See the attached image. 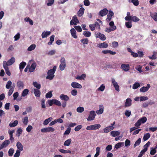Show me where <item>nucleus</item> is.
<instances>
[{
    "label": "nucleus",
    "mask_w": 157,
    "mask_h": 157,
    "mask_svg": "<svg viewBox=\"0 0 157 157\" xmlns=\"http://www.w3.org/2000/svg\"><path fill=\"white\" fill-rule=\"evenodd\" d=\"M56 69V66H54L53 69L49 70L48 72V75L46 76V78L50 80H52L53 79L55 75H54Z\"/></svg>",
    "instance_id": "nucleus-1"
},
{
    "label": "nucleus",
    "mask_w": 157,
    "mask_h": 157,
    "mask_svg": "<svg viewBox=\"0 0 157 157\" xmlns=\"http://www.w3.org/2000/svg\"><path fill=\"white\" fill-rule=\"evenodd\" d=\"M147 120V118L145 117H142L140 119H139L137 121L135 124V126L138 128L142 124L144 123Z\"/></svg>",
    "instance_id": "nucleus-2"
},
{
    "label": "nucleus",
    "mask_w": 157,
    "mask_h": 157,
    "mask_svg": "<svg viewBox=\"0 0 157 157\" xmlns=\"http://www.w3.org/2000/svg\"><path fill=\"white\" fill-rule=\"evenodd\" d=\"M101 126L100 124H96L94 125H92L87 126L86 129L88 130H94L98 129L100 128Z\"/></svg>",
    "instance_id": "nucleus-3"
},
{
    "label": "nucleus",
    "mask_w": 157,
    "mask_h": 157,
    "mask_svg": "<svg viewBox=\"0 0 157 157\" xmlns=\"http://www.w3.org/2000/svg\"><path fill=\"white\" fill-rule=\"evenodd\" d=\"M15 59L13 57H12L7 62L4 61L3 62V66H8L13 64L15 62Z\"/></svg>",
    "instance_id": "nucleus-4"
},
{
    "label": "nucleus",
    "mask_w": 157,
    "mask_h": 157,
    "mask_svg": "<svg viewBox=\"0 0 157 157\" xmlns=\"http://www.w3.org/2000/svg\"><path fill=\"white\" fill-rule=\"evenodd\" d=\"M96 116L95 112L94 111H91L90 112V114L88 117L87 119L88 121L93 120H94Z\"/></svg>",
    "instance_id": "nucleus-5"
},
{
    "label": "nucleus",
    "mask_w": 157,
    "mask_h": 157,
    "mask_svg": "<svg viewBox=\"0 0 157 157\" xmlns=\"http://www.w3.org/2000/svg\"><path fill=\"white\" fill-rule=\"evenodd\" d=\"M54 130V128L51 127L44 128L41 129V131L42 132L45 133L50 132H53Z\"/></svg>",
    "instance_id": "nucleus-6"
},
{
    "label": "nucleus",
    "mask_w": 157,
    "mask_h": 157,
    "mask_svg": "<svg viewBox=\"0 0 157 157\" xmlns=\"http://www.w3.org/2000/svg\"><path fill=\"white\" fill-rule=\"evenodd\" d=\"M108 10L106 8H105L99 12L98 15L101 17H103L106 15L108 13Z\"/></svg>",
    "instance_id": "nucleus-7"
},
{
    "label": "nucleus",
    "mask_w": 157,
    "mask_h": 157,
    "mask_svg": "<svg viewBox=\"0 0 157 157\" xmlns=\"http://www.w3.org/2000/svg\"><path fill=\"white\" fill-rule=\"evenodd\" d=\"M10 143V142L8 140H6L4 141L0 145V150L6 147Z\"/></svg>",
    "instance_id": "nucleus-8"
},
{
    "label": "nucleus",
    "mask_w": 157,
    "mask_h": 157,
    "mask_svg": "<svg viewBox=\"0 0 157 157\" xmlns=\"http://www.w3.org/2000/svg\"><path fill=\"white\" fill-rule=\"evenodd\" d=\"M114 13L113 11L111 10L109 11V13L108 14L107 16V18H106V21L107 22L110 21L112 19V17L113 16Z\"/></svg>",
    "instance_id": "nucleus-9"
},
{
    "label": "nucleus",
    "mask_w": 157,
    "mask_h": 157,
    "mask_svg": "<svg viewBox=\"0 0 157 157\" xmlns=\"http://www.w3.org/2000/svg\"><path fill=\"white\" fill-rule=\"evenodd\" d=\"M121 67L125 71H128L130 69V67L128 64H122L121 65Z\"/></svg>",
    "instance_id": "nucleus-10"
},
{
    "label": "nucleus",
    "mask_w": 157,
    "mask_h": 157,
    "mask_svg": "<svg viewBox=\"0 0 157 157\" xmlns=\"http://www.w3.org/2000/svg\"><path fill=\"white\" fill-rule=\"evenodd\" d=\"M112 82L113 85L115 89L117 91H119L120 89L119 86L118 84L117 83L115 82V80L114 78L112 79Z\"/></svg>",
    "instance_id": "nucleus-11"
},
{
    "label": "nucleus",
    "mask_w": 157,
    "mask_h": 157,
    "mask_svg": "<svg viewBox=\"0 0 157 157\" xmlns=\"http://www.w3.org/2000/svg\"><path fill=\"white\" fill-rule=\"evenodd\" d=\"M150 87V85L149 84H147L146 87L143 86L141 87L140 89V90L141 92H145L147 91Z\"/></svg>",
    "instance_id": "nucleus-12"
},
{
    "label": "nucleus",
    "mask_w": 157,
    "mask_h": 157,
    "mask_svg": "<svg viewBox=\"0 0 157 157\" xmlns=\"http://www.w3.org/2000/svg\"><path fill=\"white\" fill-rule=\"evenodd\" d=\"M96 37L100 38L102 40H105L106 39L105 36L103 34L100 33H98L96 35Z\"/></svg>",
    "instance_id": "nucleus-13"
},
{
    "label": "nucleus",
    "mask_w": 157,
    "mask_h": 157,
    "mask_svg": "<svg viewBox=\"0 0 157 157\" xmlns=\"http://www.w3.org/2000/svg\"><path fill=\"white\" fill-rule=\"evenodd\" d=\"M71 85L74 88H81L82 87V86L81 84L75 82H72Z\"/></svg>",
    "instance_id": "nucleus-14"
},
{
    "label": "nucleus",
    "mask_w": 157,
    "mask_h": 157,
    "mask_svg": "<svg viewBox=\"0 0 157 157\" xmlns=\"http://www.w3.org/2000/svg\"><path fill=\"white\" fill-rule=\"evenodd\" d=\"M114 127L112 126H108L103 129L104 133H108L114 129Z\"/></svg>",
    "instance_id": "nucleus-15"
},
{
    "label": "nucleus",
    "mask_w": 157,
    "mask_h": 157,
    "mask_svg": "<svg viewBox=\"0 0 157 157\" xmlns=\"http://www.w3.org/2000/svg\"><path fill=\"white\" fill-rule=\"evenodd\" d=\"M17 86L18 88L19 89L21 90L23 88L24 86V84L23 82L18 80L17 83Z\"/></svg>",
    "instance_id": "nucleus-16"
},
{
    "label": "nucleus",
    "mask_w": 157,
    "mask_h": 157,
    "mask_svg": "<svg viewBox=\"0 0 157 157\" xmlns=\"http://www.w3.org/2000/svg\"><path fill=\"white\" fill-rule=\"evenodd\" d=\"M132 100L130 98H127L125 102L124 106L126 107L130 106L132 105Z\"/></svg>",
    "instance_id": "nucleus-17"
},
{
    "label": "nucleus",
    "mask_w": 157,
    "mask_h": 157,
    "mask_svg": "<svg viewBox=\"0 0 157 157\" xmlns=\"http://www.w3.org/2000/svg\"><path fill=\"white\" fill-rule=\"evenodd\" d=\"M36 66V63L35 62L31 64L30 67L29 68V71L30 72L34 71Z\"/></svg>",
    "instance_id": "nucleus-18"
},
{
    "label": "nucleus",
    "mask_w": 157,
    "mask_h": 157,
    "mask_svg": "<svg viewBox=\"0 0 157 157\" xmlns=\"http://www.w3.org/2000/svg\"><path fill=\"white\" fill-rule=\"evenodd\" d=\"M120 134V132H119L116 131H112L110 133V135L113 137L118 136Z\"/></svg>",
    "instance_id": "nucleus-19"
},
{
    "label": "nucleus",
    "mask_w": 157,
    "mask_h": 157,
    "mask_svg": "<svg viewBox=\"0 0 157 157\" xmlns=\"http://www.w3.org/2000/svg\"><path fill=\"white\" fill-rule=\"evenodd\" d=\"M98 47L99 48H107L108 46V44L105 42H104L103 43H100L98 45Z\"/></svg>",
    "instance_id": "nucleus-20"
},
{
    "label": "nucleus",
    "mask_w": 157,
    "mask_h": 157,
    "mask_svg": "<svg viewBox=\"0 0 157 157\" xmlns=\"http://www.w3.org/2000/svg\"><path fill=\"white\" fill-rule=\"evenodd\" d=\"M61 99L64 100L66 101H67L69 99V97L67 95L64 94H61L59 96Z\"/></svg>",
    "instance_id": "nucleus-21"
},
{
    "label": "nucleus",
    "mask_w": 157,
    "mask_h": 157,
    "mask_svg": "<svg viewBox=\"0 0 157 157\" xmlns=\"http://www.w3.org/2000/svg\"><path fill=\"white\" fill-rule=\"evenodd\" d=\"M150 15L155 21H157V13L156 12H150Z\"/></svg>",
    "instance_id": "nucleus-22"
},
{
    "label": "nucleus",
    "mask_w": 157,
    "mask_h": 157,
    "mask_svg": "<svg viewBox=\"0 0 157 157\" xmlns=\"http://www.w3.org/2000/svg\"><path fill=\"white\" fill-rule=\"evenodd\" d=\"M50 34L51 32L50 31H47L45 32L44 31L41 34L42 38H45L47 36L50 35Z\"/></svg>",
    "instance_id": "nucleus-23"
},
{
    "label": "nucleus",
    "mask_w": 157,
    "mask_h": 157,
    "mask_svg": "<svg viewBox=\"0 0 157 157\" xmlns=\"http://www.w3.org/2000/svg\"><path fill=\"white\" fill-rule=\"evenodd\" d=\"M85 9L83 7L80 8L79 10L78 11L77 14L79 17H81L83 15L84 13Z\"/></svg>",
    "instance_id": "nucleus-24"
},
{
    "label": "nucleus",
    "mask_w": 157,
    "mask_h": 157,
    "mask_svg": "<svg viewBox=\"0 0 157 157\" xmlns=\"http://www.w3.org/2000/svg\"><path fill=\"white\" fill-rule=\"evenodd\" d=\"M16 146L18 150H20V151H23V145L20 142L18 141L17 142Z\"/></svg>",
    "instance_id": "nucleus-25"
},
{
    "label": "nucleus",
    "mask_w": 157,
    "mask_h": 157,
    "mask_svg": "<svg viewBox=\"0 0 157 157\" xmlns=\"http://www.w3.org/2000/svg\"><path fill=\"white\" fill-rule=\"evenodd\" d=\"M71 33L72 36L74 38H77L76 31L75 29L74 28H72L71 29Z\"/></svg>",
    "instance_id": "nucleus-26"
},
{
    "label": "nucleus",
    "mask_w": 157,
    "mask_h": 157,
    "mask_svg": "<svg viewBox=\"0 0 157 157\" xmlns=\"http://www.w3.org/2000/svg\"><path fill=\"white\" fill-rule=\"evenodd\" d=\"M104 107L102 105H100V109L96 111V113L98 114H102L103 112Z\"/></svg>",
    "instance_id": "nucleus-27"
},
{
    "label": "nucleus",
    "mask_w": 157,
    "mask_h": 157,
    "mask_svg": "<svg viewBox=\"0 0 157 157\" xmlns=\"http://www.w3.org/2000/svg\"><path fill=\"white\" fill-rule=\"evenodd\" d=\"M26 63L25 62H22L20 63L19 64V69L21 71H22L24 68L25 67V66L26 65Z\"/></svg>",
    "instance_id": "nucleus-28"
},
{
    "label": "nucleus",
    "mask_w": 157,
    "mask_h": 157,
    "mask_svg": "<svg viewBox=\"0 0 157 157\" xmlns=\"http://www.w3.org/2000/svg\"><path fill=\"white\" fill-rule=\"evenodd\" d=\"M34 94L36 96L39 97L40 95V91L39 89H34L33 90Z\"/></svg>",
    "instance_id": "nucleus-29"
},
{
    "label": "nucleus",
    "mask_w": 157,
    "mask_h": 157,
    "mask_svg": "<svg viewBox=\"0 0 157 157\" xmlns=\"http://www.w3.org/2000/svg\"><path fill=\"white\" fill-rule=\"evenodd\" d=\"M4 69H5L6 73L9 76L11 75V73L9 70L8 66H3Z\"/></svg>",
    "instance_id": "nucleus-30"
},
{
    "label": "nucleus",
    "mask_w": 157,
    "mask_h": 157,
    "mask_svg": "<svg viewBox=\"0 0 157 157\" xmlns=\"http://www.w3.org/2000/svg\"><path fill=\"white\" fill-rule=\"evenodd\" d=\"M116 29V26H113L110 28H107L105 29V31L108 33H109L111 31L115 30Z\"/></svg>",
    "instance_id": "nucleus-31"
},
{
    "label": "nucleus",
    "mask_w": 157,
    "mask_h": 157,
    "mask_svg": "<svg viewBox=\"0 0 157 157\" xmlns=\"http://www.w3.org/2000/svg\"><path fill=\"white\" fill-rule=\"evenodd\" d=\"M129 2H132L133 5L136 6L138 5L139 2L138 0H128Z\"/></svg>",
    "instance_id": "nucleus-32"
},
{
    "label": "nucleus",
    "mask_w": 157,
    "mask_h": 157,
    "mask_svg": "<svg viewBox=\"0 0 157 157\" xmlns=\"http://www.w3.org/2000/svg\"><path fill=\"white\" fill-rule=\"evenodd\" d=\"M29 91L28 89H25L22 91L21 94L22 97H25L28 94Z\"/></svg>",
    "instance_id": "nucleus-33"
},
{
    "label": "nucleus",
    "mask_w": 157,
    "mask_h": 157,
    "mask_svg": "<svg viewBox=\"0 0 157 157\" xmlns=\"http://www.w3.org/2000/svg\"><path fill=\"white\" fill-rule=\"evenodd\" d=\"M150 134L149 133H147L144 134L143 137L144 140L145 141L147 140L150 137Z\"/></svg>",
    "instance_id": "nucleus-34"
},
{
    "label": "nucleus",
    "mask_w": 157,
    "mask_h": 157,
    "mask_svg": "<svg viewBox=\"0 0 157 157\" xmlns=\"http://www.w3.org/2000/svg\"><path fill=\"white\" fill-rule=\"evenodd\" d=\"M18 124V121L17 120H15L12 123H10L9 124V126L10 127H13L17 125Z\"/></svg>",
    "instance_id": "nucleus-35"
},
{
    "label": "nucleus",
    "mask_w": 157,
    "mask_h": 157,
    "mask_svg": "<svg viewBox=\"0 0 157 157\" xmlns=\"http://www.w3.org/2000/svg\"><path fill=\"white\" fill-rule=\"evenodd\" d=\"M147 150V149L146 148H144L141 151L138 157H142L143 155L145 153Z\"/></svg>",
    "instance_id": "nucleus-36"
},
{
    "label": "nucleus",
    "mask_w": 157,
    "mask_h": 157,
    "mask_svg": "<svg viewBox=\"0 0 157 157\" xmlns=\"http://www.w3.org/2000/svg\"><path fill=\"white\" fill-rule=\"evenodd\" d=\"M33 85L37 89H40L41 88L40 84L36 82H34Z\"/></svg>",
    "instance_id": "nucleus-37"
},
{
    "label": "nucleus",
    "mask_w": 157,
    "mask_h": 157,
    "mask_svg": "<svg viewBox=\"0 0 157 157\" xmlns=\"http://www.w3.org/2000/svg\"><path fill=\"white\" fill-rule=\"evenodd\" d=\"M71 139H69L65 141L63 144L65 146H69L71 144Z\"/></svg>",
    "instance_id": "nucleus-38"
},
{
    "label": "nucleus",
    "mask_w": 157,
    "mask_h": 157,
    "mask_svg": "<svg viewBox=\"0 0 157 157\" xmlns=\"http://www.w3.org/2000/svg\"><path fill=\"white\" fill-rule=\"evenodd\" d=\"M83 34L86 37H89L90 36L91 33L90 32L88 31H85L83 32Z\"/></svg>",
    "instance_id": "nucleus-39"
},
{
    "label": "nucleus",
    "mask_w": 157,
    "mask_h": 157,
    "mask_svg": "<svg viewBox=\"0 0 157 157\" xmlns=\"http://www.w3.org/2000/svg\"><path fill=\"white\" fill-rule=\"evenodd\" d=\"M52 118L51 117H50L45 120L44 121L43 124L45 125L48 124L52 120Z\"/></svg>",
    "instance_id": "nucleus-40"
},
{
    "label": "nucleus",
    "mask_w": 157,
    "mask_h": 157,
    "mask_svg": "<svg viewBox=\"0 0 157 157\" xmlns=\"http://www.w3.org/2000/svg\"><path fill=\"white\" fill-rule=\"evenodd\" d=\"M141 142V139H138L135 142V144H134V147L135 148L136 146H138L140 143Z\"/></svg>",
    "instance_id": "nucleus-41"
},
{
    "label": "nucleus",
    "mask_w": 157,
    "mask_h": 157,
    "mask_svg": "<svg viewBox=\"0 0 157 157\" xmlns=\"http://www.w3.org/2000/svg\"><path fill=\"white\" fill-rule=\"evenodd\" d=\"M36 48V45L35 44H31L28 48L27 50L29 51H31L34 50Z\"/></svg>",
    "instance_id": "nucleus-42"
},
{
    "label": "nucleus",
    "mask_w": 157,
    "mask_h": 157,
    "mask_svg": "<svg viewBox=\"0 0 157 157\" xmlns=\"http://www.w3.org/2000/svg\"><path fill=\"white\" fill-rule=\"evenodd\" d=\"M54 104L56 105L59 106H60L61 105V104L59 101L55 99H54Z\"/></svg>",
    "instance_id": "nucleus-43"
},
{
    "label": "nucleus",
    "mask_w": 157,
    "mask_h": 157,
    "mask_svg": "<svg viewBox=\"0 0 157 157\" xmlns=\"http://www.w3.org/2000/svg\"><path fill=\"white\" fill-rule=\"evenodd\" d=\"M74 21V22H73V23L74 24V25H76L77 23H78L79 22V21L77 19V17L76 16H74L73 17V18L72 19Z\"/></svg>",
    "instance_id": "nucleus-44"
},
{
    "label": "nucleus",
    "mask_w": 157,
    "mask_h": 157,
    "mask_svg": "<svg viewBox=\"0 0 157 157\" xmlns=\"http://www.w3.org/2000/svg\"><path fill=\"white\" fill-rule=\"evenodd\" d=\"M59 151L62 153H71V151L70 150H66L63 149H60L59 150Z\"/></svg>",
    "instance_id": "nucleus-45"
},
{
    "label": "nucleus",
    "mask_w": 157,
    "mask_h": 157,
    "mask_svg": "<svg viewBox=\"0 0 157 157\" xmlns=\"http://www.w3.org/2000/svg\"><path fill=\"white\" fill-rule=\"evenodd\" d=\"M86 77V75L85 74H82L80 76H77L76 78L77 79H84Z\"/></svg>",
    "instance_id": "nucleus-46"
},
{
    "label": "nucleus",
    "mask_w": 157,
    "mask_h": 157,
    "mask_svg": "<svg viewBox=\"0 0 157 157\" xmlns=\"http://www.w3.org/2000/svg\"><path fill=\"white\" fill-rule=\"evenodd\" d=\"M84 110V108L82 107H79L77 108L76 110L78 113H81Z\"/></svg>",
    "instance_id": "nucleus-47"
},
{
    "label": "nucleus",
    "mask_w": 157,
    "mask_h": 157,
    "mask_svg": "<svg viewBox=\"0 0 157 157\" xmlns=\"http://www.w3.org/2000/svg\"><path fill=\"white\" fill-rule=\"evenodd\" d=\"M140 86V84L139 82H136L133 84L132 86V88L133 89H136Z\"/></svg>",
    "instance_id": "nucleus-48"
},
{
    "label": "nucleus",
    "mask_w": 157,
    "mask_h": 157,
    "mask_svg": "<svg viewBox=\"0 0 157 157\" xmlns=\"http://www.w3.org/2000/svg\"><path fill=\"white\" fill-rule=\"evenodd\" d=\"M54 37L55 36L54 35H52L50 37V41L48 43V45H51L52 44L53 42L54 41Z\"/></svg>",
    "instance_id": "nucleus-49"
},
{
    "label": "nucleus",
    "mask_w": 157,
    "mask_h": 157,
    "mask_svg": "<svg viewBox=\"0 0 157 157\" xmlns=\"http://www.w3.org/2000/svg\"><path fill=\"white\" fill-rule=\"evenodd\" d=\"M28 117H25L23 119V122L25 125H27L28 122Z\"/></svg>",
    "instance_id": "nucleus-50"
},
{
    "label": "nucleus",
    "mask_w": 157,
    "mask_h": 157,
    "mask_svg": "<svg viewBox=\"0 0 157 157\" xmlns=\"http://www.w3.org/2000/svg\"><path fill=\"white\" fill-rule=\"evenodd\" d=\"M125 26L128 28H130L132 27V22L131 21H128L125 23Z\"/></svg>",
    "instance_id": "nucleus-51"
},
{
    "label": "nucleus",
    "mask_w": 157,
    "mask_h": 157,
    "mask_svg": "<svg viewBox=\"0 0 157 157\" xmlns=\"http://www.w3.org/2000/svg\"><path fill=\"white\" fill-rule=\"evenodd\" d=\"M12 84V83L11 81L9 80L8 81L6 86V88L7 89H10L11 87Z\"/></svg>",
    "instance_id": "nucleus-52"
},
{
    "label": "nucleus",
    "mask_w": 157,
    "mask_h": 157,
    "mask_svg": "<svg viewBox=\"0 0 157 157\" xmlns=\"http://www.w3.org/2000/svg\"><path fill=\"white\" fill-rule=\"evenodd\" d=\"M81 42L83 43V44H87L88 43V40L87 38H85L82 39Z\"/></svg>",
    "instance_id": "nucleus-53"
},
{
    "label": "nucleus",
    "mask_w": 157,
    "mask_h": 157,
    "mask_svg": "<svg viewBox=\"0 0 157 157\" xmlns=\"http://www.w3.org/2000/svg\"><path fill=\"white\" fill-rule=\"evenodd\" d=\"M123 143L119 142L116 144L115 145V148L117 149L121 147L122 144H123Z\"/></svg>",
    "instance_id": "nucleus-54"
},
{
    "label": "nucleus",
    "mask_w": 157,
    "mask_h": 157,
    "mask_svg": "<svg viewBox=\"0 0 157 157\" xmlns=\"http://www.w3.org/2000/svg\"><path fill=\"white\" fill-rule=\"evenodd\" d=\"M14 152V149L12 148H11L8 151L9 155L12 156L13 155Z\"/></svg>",
    "instance_id": "nucleus-55"
},
{
    "label": "nucleus",
    "mask_w": 157,
    "mask_h": 157,
    "mask_svg": "<svg viewBox=\"0 0 157 157\" xmlns=\"http://www.w3.org/2000/svg\"><path fill=\"white\" fill-rule=\"evenodd\" d=\"M71 131V128L70 127H68L67 130L65 131L64 133L65 135H68L70 133Z\"/></svg>",
    "instance_id": "nucleus-56"
},
{
    "label": "nucleus",
    "mask_w": 157,
    "mask_h": 157,
    "mask_svg": "<svg viewBox=\"0 0 157 157\" xmlns=\"http://www.w3.org/2000/svg\"><path fill=\"white\" fill-rule=\"evenodd\" d=\"M52 94L51 91H49L46 94V97L47 98H50L52 97Z\"/></svg>",
    "instance_id": "nucleus-57"
},
{
    "label": "nucleus",
    "mask_w": 157,
    "mask_h": 157,
    "mask_svg": "<svg viewBox=\"0 0 157 157\" xmlns=\"http://www.w3.org/2000/svg\"><path fill=\"white\" fill-rule=\"evenodd\" d=\"M66 67V64L61 63L59 65V68L61 70H63Z\"/></svg>",
    "instance_id": "nucleus-58"
},
{
    "label": "nucleus",
    "mask_w": 157,
    "mask_h": 157,
    "mask_svg": "<svg viewBox=\"0 0 157 157\" xmlns=\"http://www.w3.org/2000/svg\"><path fill=\"white\" fill-rule=\"evenodd\" d=\"M151 151L150 153L151 155H154L156 153V150L155 149H154L152 147L151 148Z\"/></svg>",
    "instance_id": "nucleus-59"
},
{
    "label": "nucleus",
    "mask_w": 157,
    "mask_h": 157,
    "mask_svg": "<svg viewBox=\"0 0 157 157\" xmlns=\"http://www.w3.org/2000/svg\"><path fill=\"white\" fill-rule=\"evenodd\" d=\"M54 0H48V3L47 4L48 6H52L54 3Z\"/></svg>",
    "instance_id": "nucleus-60"
},
{
    "label": "nucleus",
    "mask_w": 157,
    "mask_h": 157,
    "mask_svg": "<svg viewBox=\"0 0 157 157\" xmlns=\"http://www.w3.org/2000/svg\"><path fill=\"white\" fill-rule=\"evenodd\" d=\"M148 98L147 97L141 96L140 97V101H145L148 100Z\"/></svg>",
    "instance_id": "nucleus-61"
},
{
    "label": "nucleus",
    "mask_w": 157,
    "mask_h": 157,
    "mask_svg": "<svg viewBox=\"0 0 157 157\" xmlns=\"http://www.w3.org/2000/svg\"><path fill=\"white\" fill-rule=\"evenodd\" d=\"M82 128V126L81 125H79L76 127L75 128V131L77 132L80 129Z\"/></svg>",
    "instance_id": "nucleus-62"
},
{
    "label": "nucleus",
    "mask_w": 157,
    "mask_h": 157,
    "mask_svg": "<svg viewBox=\"0 0 157 157\" xmlns=\"http://www.w3.org/2000/svg\"><path fill=\"white\" fill-rule=\"evenodd\" d=\"M74 28L78 32H81L82 31L81 27L80 26H75Z\"/></svg>",
    "instance_id": "nucleus-63"
},
{
    "label": "nucleus",
    "mask_w": 157,
    "mask_h": 157,
    "mask_svg": "<svg viewBox=\"0 0 157 157\" xmlns=\"http://www.w3.org/2000/svg\"><path fill=\"white\" fill-rule=\"evenodd\" d=\"M20 150H17L16 152L14 155V157H19L20 155Z\"/></svg>",
    "instance_id": "nucleus-64"
}]
</instances>
